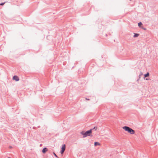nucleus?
Here are the masks:
<instances>
[{
  "mask_svg": "<svg viewBox=\"0 0 158 158\" xmlns=\"http://www.w3.org/2000/svg\"><path fill=\"white\" fill-rule=\"evenodd\" d=\"M122 128L125 131H127L131 135H133L135 133V131L128 127L124 126Z\"/></svg>",
  "mask_w": 158,
  "mask_h": 158,
  "instance_id": "f257e3e1",
  "label": "nucleus"
},
{
  "mask_svg": "<svg viewBox=\"0 0 158 158\" xmlns=\"http://www.w3.org/2000/svg\"><path fill=\"white\" fill-rule=\"evenodd\" d=\"M146 80H148V79H147H147H146Z\"/></svg>",
  "mask_w": 158,
  "mask_h": 158,
  "instance_id": "4468645a",
  "label": "nucleus"
},
{
  "mask_svg": "<svg viewBox=\"0 0 158 158\" xmlns=\"http://www.w3.org/2000/svg\"><path fill=\"white\" fill-rule=\"evenodd\" d=\"M53 154L54 155V156L56 157H57V158H58V157L57 156V155H56V154L54 153V152L53 153Z\"/></svg>",
  "mask_w": 158,
  "mask_h": 158,
  "instance_id": "9d476101",
  "label": "nucleus"
},
{
  "mask_svg": "<svg viewBox=\"0 0 158 158\" xmlns=\"http://www.w3.org/2000/svg\"><path fill=\"white\" fill-rule=\"evenodd\" d=\"M85 99L88 100H89V99H87V98H86Z\"/></svg>",
  "mask_w": 158,
  "mask_h": 158,
  "instance_id": "ddd939ff",
  "label": "nucleus"
},
{
  "mask_svg": "<svg viewBox=\"0 0 158 158\" xmlns=\"http://www.w3.org/2000/svg\"><path fill=\"white\" fill-rule=\"evenodd\" d=\"M65 145L64 144L62 145L61 148V151L60 152L61 154H63V152H64L65 150Z\"/></svg>",
  "mask_w": 158,
  "mask_h": 158,
  "instance_id": "7ed1b4c3",
  "label": "nucleus"
},
{
  "mask_svg": "<svg viewBox=\"0 0 158 158\" xmlns=\"http://www.w3.org/2000/svg\"><path fill=\"white\" fill-rule=\"evenodd\" d=\"M149 76V73H147L146 74L144 75L145 77H147Z\"/></svg>",
  "mask_w": 158,
  "mask_h": 158,
  "instance_id": "0eeeda50",
  "label": "nucleus"
},
{
  "mask_svg": "<svg viewBox=\"0 0 158 158\" xmlns=\"http://www.w3.org/2000/svg\"><path fill=\"white\" fill-rule=\"evenodd\" d=\"M92 132V129H91L89 131H86L85 132L84 131H82L81 133V134L83 135V137L84 138L88 136H90Z\"/></svg>",
  "mask_w": 158,
  "mask_h": 158,
  "instance_id": "f03ea898",
  "label": "nucleus"
},
{
  "mask_svg": "<svg viewBox=\"0 0 158 158\" xmlns=\"http://www.w3.org/2000/svg\"><path fill=\"white\" fill-rule=\"evenodd\" d=\"M142 25V23L141 22H140L138 23V26L139 27H140Z\"/></svg>",
  "mask_w": 158,
  "mask_h": 158,
  "instance_id": "1a4fd4ad",
  "label": "nucleus"
},
{
  "mask_svg": "<svg viewBox=\"0 0 158 158\" xmlns=\"http://www.w3.org/2000/svg\"><path fill=\"white\" fill-rule=\"evenodd\" d=\"M139 35L137 34H135L134 35V37H137L139 36Z\"/></svg>",
  "mask_w": 158,
  "mask_h": 158,
  "instance_id": "6e6552de",
  "label": "nucleus"
},
{
  "mask_svg": "<svg viewBox=\"0 0 158 158\" xmlns=\"http://www.w3.org/2000/svg\"><path fill=\"white\" fill-rule=\"evenodd\" d=\"M5 3V2L2 3H0V5H3Z\"/></svg>",
  "mask_w": 158,
  "mask_h": 158,
  "instance_id": "9b49d317",
  "label": "nucleus"
},
{
  "mask_svg": "<svg viewBox=\"0 0 158 158\" xmlns=\"http://www.w3.org/2000/svg\"><path fill=\"white\" fill-rule=\"evenodd\" d=\"M13 79L16 81H18L19 80V77L17 76H14L13 77Z\"/></svg>",
  "mask_w": 158,
  "mask_h": 158,
  "instance_id": "20e7f679",
  "label": "nucleus"
},
{
  "mask_svg": "<svg viewBox=\"0 0 158 158\" xmlns=\"http://www.w3.org/2000/svg\"><path fill=\"white\" fill-rule=\"evenodd\" d=\"M100 144L98 142H95L94 143V145L95 146H97V145H100Z\"/></svg>",
  "mask_w": 158,
  "mask_h": 158,
  "instance_id": "423d86ee",
  "label": "nucleus"
},
{
  "mask_svg": "<svg viewBox=\"0 0 158 158\" xmlns=\"http://www.w3.org/2000/svg\"><path fill=\"white\" fill-rule=\"evenodd\" d=\"M48 150L46 148H44L42 150V152L43 153H45L46 152L48 151Z\"/></svg>",
  "mask_w": 158,
  "mask_h": 158,
  "instance_id": "39448f33",
  "label": "nucleus"
},
{
  "mask_svg": "<svg viewBox=\"0 0 158 158\" xmlns=\"http://www.w3.org/2000/svg\"><path fill=\"white\" fill-rule=\"evenodd\" d=\"M94 129H95V130H96L97 129V128L96 127H94Z\"/></svg>",
  "mask_w": 158,
  "mask_h": 158,
  "instance_id": "f8f14e48",
  "label": "nucleus"
}]
</instances>
